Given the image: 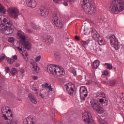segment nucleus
Instances as JSON below:
<instances>
[{"label":"nucleus","instance_id":"obj_1","mask_svg":"<svg viewBox=\"0 0 124 124\" xmlns=\"http://www.w3.org/2000/svg\"><path fill=\"white\" fill-rule=\"evenodd\" d=\"M111 13L119 14L124 10V0H113L109 8Z\"/></svg>","mask_w":124,"mask_h":124},{"label":"nucleus","instance_id":"obj_2","mask_svg":"<svg viewBox=\"0 0 124 124\" xmlns=\"http://www.w3.org/2000/svg\"><path fill=\"white\" fill-rule=\"evenodd\" d=\"M3 23L0 25V31L4 34L9 35L11 34L14 31V25L9 20L4 18Z\"/></svg>","mask_w":124,"mask_h":124},{"label":"nucleus","instance_id":"obj_3","mask_svg":"<svg viewBox=\"0 0 124 124\" xmlns=\"http://www.w3.org/2000/svg\"><path fill=\"white\" fill-rule=\"evenodd\" d=\"M81 6L87 14L92 15L96 12V8L93 1L90 0H81Z\"/></svg>","mask_w":124,"mask_h":124},{"label":"nucleus","instance_id":"obj_4","mask_svg":"<svg viewBox=\"0 0 124 124\" xmlns=\"http://www.w3.org/2000/svg\"><path fill=\"white\" fill-rule=\"evenodd\" d=\"M47 70L53 75H57L60 77L63 76L65 73L63 69L62 70V67H59L58 65L55 64L48 65L47 67Z\"/></svg>","mask_w":124,"mask_h":124},{"label":"nucleus","instance_id":"obj_5","mask_svg":"<svg viewBox=\"0 0 124 124\" xmlns=\"http://www.w3.org/2000/svg\"><path fill=\"white\" fill-rule=\"evenodd\" d=\"M24 48L27 50L31 49V44L28 41H24L22 42V43L19 44V46H17V49L21 53V52H23V49Z\"/></svg>","mask_w":124,"mask_h":124},{"label":"nucleus","instance_id":"obj_6","mask_svg":"<svg viewBox=\"0 0 124 124\" xmlns=\"http://www.w3.org/2000/svg\"><path fill=\"white\" fill-rule=\"evenodd\" d=\"M8 13L10 17L14 18V19H17L19 15H20V12L17 8H9Z\"/></svg>","mask_w":124,"mask_h":124},{"label":"nucleus","instance_id":"obj_7","mask_svg":"<svg viewBox=\"0 0 124 124\" xmlns=\"http://www.w3.org/2000/svg\"><path fill=\"white\" fill-rule=\"evenodd\" d=\"M52 18L53 21L56 27L59 28V29H62V28H63V23L62 22V21L59 19V17H58V14L57 13L53 14Z\"/></svg>","mask_w":124,"mask_h":124},{"label":"nucleus","instance_id":"obj_8","mask_svg":"<svg viewBox=\"0 0 124 124\" xmlns=\"http://www.w3.org/2000/svg\"><path fill=\"white\" fill-rule=\"evenodd\" d=\"M90 105L93 110H95V111H96L99 114H102L103 113V108L99 104L96 103L94 100L93 99L90 101Z\"/></svg>","mask_w":124,"mask_h":124},{"label":"nucleus","instance_id":"obj_9","mask_svg":"<svg viewBox=\"0 0 124 124\" xmlns=\"http://www.w3.org/2000/svg\"><path fill=\"white\" fill-rule=\"evenodd\" d=\"M110 43L115 50H119L120 49V45L119 44V42L118 41V39L116 38L115 35H111L109 36Z\"/></svg>","mask_w":124,"mask_h":124},{"label":"nucleus","instance_id":"obj_10","mask_svg":"<svg viewBox=\"0 0 124 124\" xmlns=\"http://www.w3.org/2000/svg\"><path fill=\"white\" fill-rule=\"evenodd\" d=\"M82 119L86 124H93V120L89 112H84L82 114Z\"/></svg>","mask_w":124,"mask_h":124},{"label":"nucleus","instance_id":"obj_11","mask_svg":"<svg viewBox=\"0 0 124 124\" xmlns=\"http://www.w3.org/2000/svg\"><path fill=\"white\" fill-rule=\"evenodd\" d=\"M80 97L82 101H85L86 100V97L88 96V90L86 88V87L82 86L80 88Z\"/></svg>","mask_w":124,"mask_h":124},{"label":"nucleus","instance_id":"obj_12","mask_svg":"<svg viewBox=\"0 0 124 124\" xmlns=\"http://www.w3.org/2000/svg\"><path fill=\"white\" fill-rule=\"evenodd\" d=\"M67 93L71 96H73L75 91V85L71 83H68L65 85Z\"/></svg>","mask_w":124,"mask_h":124},{"label":"nucleus","instance_id":"obj_13","mask_svg":"<svg viewBox=\"0 0 124 124\" xmlns=\"http://www.w3.org/2000/svg\"><path fill=\"white\" fill-rule=\"evenodd\" d=\"M40 13L43 17H47L49 15V10L47 8L41 7L39 9Z\"/></svg>","mask_w":124,"mask_h":124},{"label":"nucleus","instance_id":"obj_14","mask_svg":"<svg viewBox=\"0 0 124 124\" xmlns=\"http://www.w3.org/2000/svg\"><path fill=\"white\" fill-rule=\"evenodd\" d=\"M30 63L32 65V70L36 72V73H38V72H39V67H38L37 63L33 61V60L30 61Z\"/></svg>","mask_w":124,"mask_h":124},{"label":"nucleus","instance_id":"obj_15","mask_svg":"<svg viewBox=\"0 0 124 124\" xmlns=\"http://www.w3.org/2000/svg\"><path fill=\"white\" fill-rule=\"evenodd\" d=\"M44 41L46 43H47V44H52V43L54 42V39L50 36H46L44 39Z\"/></svg>","mask_w":124,"mask_h":124},{"label":"nucleus","instance_id":"obj_16","mask_svg":"<svg viewBox=\"0 0 124 124\" xmlns=\"http://www.w3.org/2000/svg\"><path fill=\"white\" fill-rule=\"evenodd\" d=\"M29 1L27 2V5L30 7H32L33 8H34L36 6V1H35V0H28Z\"/></svg>","mask_w":124,"mask_h":124},{"label":"nucleus","instance_id":"obj_17","mask_svg":"<svg viewBox=\"0 0 124 124\" xmlns=\"http://www.w3.org/2000/svg\"><path fill=\"white\" fill-rule=\"evenodd\" d=\"M28 97L32 103H34V104H37V100H36V98H35L31 93H30L28 95Z\"/></svg>","mask_w":124,"mask_h":124},{"label":"nucleus","instance_id":"obj_18","mask_svg":"<svg viewBox=\"0 0 124 124\" xmlns=\"http://www.w3.org/2000/svg\"><path fill=\"white\" fill-rule=\"evenodd\" d=\"M92 35L93 38H97L99 36V35L97 33V31L94 29V28H92Z\"/></svg>","mask_w":124,"mask_h":124},{"label":"nucleus","instance_id":"obj_19","mask_svg":"<svg viewBox=\"0 0 124 124\" xmlns=\"http://www.w3.org/2000/svg\"><path fill=\"white\" fill-rule=\"evenodd\" d=\"M7 108H8V107H4L2 108L1 109V112H2V114H7V113H8V112H11V110L9 109H7Z\"/></svg>","mask_w":124,"mask_h":124},{"label":"nucleus","instance_id":"obj_20","mask_svg":"<svg viewBox=\"0 0 124 124\" xmlns=\"http://www.w3.org/2000/svg\"><path fill=\"white\" fill-rule=\"evenodd\" d=\"M22 55L23 56L24 60L26 61V62H28L30 60V57L28 56V53L26 51H23L22 53Z\"/></svg>","mask_w":124,"mask_h":124},{"label":"nucleus","instance_id":"obj_21","mask_svg":"<svg viewBox=\"0 0 124 124\" xmlns=\"http://www.w3.org/2000/svg\"><path fill=\"white\" fill-rule=\"evenodd\" d=\"M105 84L106 85H109V86H115L116 85V80H109L108 82H105Z\"/></svg>","mask_w":124,"mask_h":124},{"label":"nucleus","instance_id":"obj_22","mask_svg":"<svg viewBox=\"0 0 124 124\" xmlns=\"http://www.w3.org/2000/svg\"><path fill=\"white\" fill-rule=\"evenodd\" d=\"M96 98H99V97H105V94L104 93L97 92L95 96Z\"/></svg>","mask_w":124,"mask_h":124},{"label":"nucleus","instance_id":"obj_23","mask_svg":"<svg viewBox=\"0 0 124 124\" xmlns=\"http://www.w3.org/2000/svg\"><path fill=\"white\" fill-rule=\"evenodd\" d=\"M81 45L84 48H87V46L89 45V43H90V40H88L87 41H81Z\"/></svg>","mask_w":124,"mask_h":124},{"label":"nucleus","instance_id":"obj_24","mask_svg":"<svg viewBox=\"0 0 124 124\" xmlns=\"http://www.w3.org/2000/svg\"><path fill=\"white\" fill-rule=\"evenodd\" d=\"M99 63H100V62H99V60H95V61L93 62V64L95 69H97L98 66H99Z\"/></svg>","mask_w":124,"mask_h":124},{"label":"nucleus","instance_id":"obj_25","mask_svg":"<svg viewBox=\"0 0 124 124\" xmlns=\"http://www.w3.org/2000/svg\"><path fill=\"white\" fill-rule=\"evenodd\" d=\"M107 66V69H109V70H111V69H113V65L111 64L110 63H106L105 64Z\"/></svg>","mask_w":124,"mask_h":124},{"label":"nucleus","instance_id":"obj_26","mask_svg":"<svg viewBox=\"0 0 124 124\" xmlns=\"http://www.w3.org/2000/svg\"><path fill=\"white\" fill-rule=\"evenodd\" d=\"M18 35L19 36L20 38L23 40V41H26V36L25 35H23L18 32Z\"/></svg>","mask_w":124,"mask_h":124},{"label":"nucleus","instance_id":"obj_27","mask_svg":"<svg viewBox=\"0 0 124 124\" xmlns=\"http://www.w3.org/2000/svg\"><path fill=\"white\" fill-rule=\"evenodd\" d=\"M18 71H17V69L15 68H13L11 69V73L12 74L13 76H14V75H16V74L17 73Z\"/></svg>","mask_w":124,"mask_h":124},{"label":"nucleus","instance_id":"obj_28","mask_svg":"<svg viewBox=\"0 0 124 124\" xmlns=\"http://www.w3.org/2000/svg\"><path fill=\"white\" fill-rule=\"evenodd\" d=\"M6 10L4 9V7L0 3V12L3 13L4 14H5Z\"/></svg>","mask_w":124,"mask_h":124},{"label":"nucleus","instance_id":"obj_29","mask_svg":"<svg viewBox=\"0 0 124 124\" xmlns=\"http://www.w3.org/2000/svg\"><path fill=\"white\" fill-rule=\"evenodd\" d=\"M98 43L99 45H100L101 46H102V45H105L106 44L105 41L102 39L98 41Z\"/></svg>","mask_w":124,"mask_h":124},{"label":"nucleus","instance_id":"obj_30","mask_svg":"<svg viewBox=\"0 0 124 124\" xmlns=\"http://www.w3.org/2000/svg\"><path fill=\"white\" fill-rule=\"evenodd\" d=\"M32 117L31 116H29L26 118L27 123H30L32 122Z\"/></svg>","mask_w":124,"mask_h":124},{"label":"nucleus","instance_id":"obj_31","mask_svg":"<svg viewBox=\"0 0 124 124\" xmlns=\"http://www.w3.org/2000/svg\"><path fill=\"white\" fill-rule=\"evenodd\" d=\"M54 57L56 60H60V58H61V55H60V53L56 52L54 53Z\"/></svg>","mask_w":124,"mask_h":124},{"label":"nucleus","instance_id":"obj_32","mask_svg":"<svg viewBox=\"0 0 124 124\" xmlns=\"http://www.w3.org/2000/svg\"><path fill=\"white\" fill-rule=\"evenodd\" d=\"M32 28L34 29V30H36L37 31V30H40V27L37 25H35V24H32Z\"/></svg>","mask_w":124,"mask_h":124},{"label":"nucleus","instance_id":"obj_33","mask_svg":"<svg viewBox=\"0 0 124 124\" xmlns=\"http://www.w3.org/2000/svg\"><path fill=\"white\" fill-rule=\"evenodd\" d=\"M4 59H5V55H4L3 54H1L0 56V62H2V61H3V60H4Z\"/></svg>","mask_w":124,"mask_h":124},{"label":"nucleus","instance_id":"obj_34","mask_svg":"<svg viewBox=\"0 0 124 124\" xmlns=\"http://www.w3.org/2000/svg\"><path fill=\"white\" fill-rule=\"evenodd\" d=\"M40 60H41V56H38L36 57L35 62H39L40 61Z\"/></svg>","mask_w":124,"mask_h":124},{"label":"nucleus","instance_id":"obj_35","mask_svg":"<svg viewBox=\"0 0 124 124\" xmlns=\"http://www.w3.org/2000/svg\"><path fill=\"white\" fill-rule=\"evenodd\" d=\"M15 39L14 37H11L9 38L8 41L11 43H12V42L14 41Z\"/></svg>","mask_w":124,"mask_h":124},{"label":"nucleus","instance_id":"obj_36","mask_svg":"<svg viewBox=\"0 0 124 124\" xmlns=\"http://www.w3.org/2000/svg\"><path fill=\"white\" fill-rule=\"evenodd\" d=\"M15 61L12 59H10L7 60V62L8 63L11 64L13 63Z\"/></svg>","mask_w":124,"mask_h":124},{"label":"nucleus","instance_id":"obj_37","mask_svg":"<svg viewBox=\"0 0 124 124\" xmlns=\"http://www.w3.org/2000/svg\"><path fill=\"white\" fill-rule=\"evenodd\" d=\"M109 72L107 70H105L103 73V75H105V76H107Z\"/></svg>","mask_w":124,"mask_h":124},{"label":"nucleus","instance_id":"obj_38","mask_svg":"<svg viewBox=\"0 0 124 124\" xmlns=\"http://www.w3.org/2000/svg\"><path fill=\"white\" fill-rule=\"evenodd\" d=\"M72 73H73V74H74V76H77V72H76V71L75 70V69H73L72 70Z\"/></svg>","mask_w":124,"mask_h":124},{"label":"nucleus","instance_id":"obj_39","mask_svg":"<svg viewBox=\"0 0 124 124\" xmlns=\"http://www.w3.org/2000/svg\"><path fill=\"white\" fill-rule=\"evenodd\" d=\"M2 118H3L5 121L8 120V117H7V116H6V114H3Z\"/></svg>","mask_w":124,"mask_h":124},{"label":"nucleus","instance_id":"obj_40","mask_svg":"<svg viewBox=\"0 0 124 124\" xmlns=\"http://www.w3.org/2000/svg\"><path fill=\"white\" fill-rule=\"evenodd\" d=\"M5 71L6 73H9V72H10V69H9V67H6L5 68Z\"/></svg>","mask_w":124,"mask_h":124},{"label":"nucleus","instance_id":"obj_41","mask_svg":"<svg viewBox=\"0 0 124 124\" xmlns=\"http://www.w3.org/2000/svg\"><path fill=\"white\" fill-rule=\"evenodd\" d=\"M12 58H13V60H15V61L17 60L18 59V57H17V55H16L13 56Z\"/></svg>","mask_w":124,"mask_h":124},{"label":"nucleus","instance_id":"obj_42","mask_svg":"<svg viewBox=\"0 0 124 124\" xmlns=\"http://www.w3.org/2000/svg\"><path fill=\"white\" fill-rule=\"evenodd\" d=\"M47 89H48V90H49V92H53V88H52V86H51V85L49 86Z\"/></svg>","mask_w":124,"mask_h":124},{"label":"nucleus","instance_id":"obj_43","mask_svg":"<svg viewBox=\"0 0 124 124\" xmlns=\"http://www.w3.org/2000/svg\"><path fill=\"white\" fill-rule=\"evenodd\" d=\"M32 90L34 91V92H37V91H38V89H37V88H36V87H32Z\"/></svg>","mask_w":124,"mask_h":124},{"label":"nucleus","instance_id":"obj_44","mask_svg":"<svg viewBox=\"0 0 124 124\" xmlns=\"http://www.w3.org/2000/svg\"><path fill=\"white\" fill-rule=\"evenodd\" d=\"M74 0H66V1L70 2V3H73V2H74Z\"/></svg>","mask_w":124,"mask_h":124},{"label":"nucleus","instance_id":"obj_45","mask_svg":"<svg viewBox=\"0 0 124 124\" xmlns=\"http://www.w3.org/2000/svg\"><path fill=\"white\" fill-rule=\"evenodd\" d=\"M54 2H55V3H60V1H61V0H53ZM62 1V0H61Z\"/></svg>","mask_w":124,"mask_h":124},{"label":"nucleus","instance_id":"obj_46","mask_svg":"<svg viewBox=\"0 0 124 124\" xmlns=\"http://www.w3.org/2000/svg\"><path fill=\"white\" fill-rule=\"evenodd\" d=\"M99 102H100V103H103V102H104V99L103 98L99 99Z\"/></svg>","mask_w":124,"mask_h":124},{"label":"nucleus","instance_id":"obj_47","mask_svg":"<svg viewBox=\"0 0 124 124\" xmlns=\"http://www.w3.org/2000/svg\"><path fill=\"white\" fill-rule=\"evenodd\" d=\"M10 124H17V122L15 121H12L10 123H9Z\"/></svg>","mask_w":124,"mask_h":124},{"label":"nucleus","instance_id":"obj_48","mask_svg":"<svg viewBox=\"0 0 124 124\" xmlns=\"http://www.w3.org/2000/svg\"><path fill=\"white\" fill-rule=\"evenodd\" d=\"M28 32H29V33H31L32 32H33V30L31 29H29L28 30Z\"/></svg>","mask_w":124,"mask_h":124},{"label":"nucleus","instance_id":"obj_49","mask_svg":"<svg viewBox=\"0 0 124 124\" xmlns=\"http://www.w3.org/2000/svg\"><path fill=\"white\" fill-rule=\"evenodd\" d=\"M20 72H21V73H25V70L21 68L20 69Z\"/></svg>","mask_w":124,"mask_h":124},{"label":"nucleus","instance_id":"obj_50","mask_svg":"<svg viewBox=\"0 0 124 124\" xmlns=\"http://www.w3.org/2000/svg\"><path fill=\"white\" fill-rule=\"evenodd\" d=\"M32 78L33 80H37V79H38V77H37V76H33Z\"/></svg>","mask_w":124,"mask_h":124},{"label":"nucleus","instance_id":"obj_51","mask_svg":"<svg viewBox=\"0 0 124 124\" xmlns=\"http://www.w3.org/2000/svg\"><path fill=\"white\" fill-rule=\"evenodd\" d=\"M75 38L76 40H80V37L78 36H76L75 37Z\"/></svg>","mask_w":124,"mask_h":124},{"label":"nucleus","instance_id":"obj_52","mask_svg":"<svg viewBox=\"0 0 124 124\" xmlns=\"http://www.w3.org/2000/svg\"><path fill=\"white\" fill-rule=\"evenodd\" d=\"M50 85H49V84H48V83H46V84H45V87H46V88H47H47H49V86Z\"/></svg>","mask_w":124,"mask_h":124},{"label":"nucleus","instance_id":"obj_53","mask_svg":"<svg viewBox=\"0 0 124 124\" xmlns=\"http://www.w3.org/2000/svg\"><path fill=\"white\" fill-rule=\"evenodd\" d=\"M63 4L65 5V6H67V5H68V3H67L66 2H64Z\"/></svg>","mask_w":124,"mask_h":124},{"label":"nucleus","instance_id":"obj_54","mask_svg":"<svg viewBox=\"0 0 124 124\" xmlns=\"http://www.w3.org/2000/svg\"><path fill=\"white\" fill-rule=\"evenodd\" d=\"M48 31H53V29H52V28H51V27H49L48 28Z\"/></svg>","mask_w":124,"mask_h":124},{"label":"nucleus","instance_id":"obj_55","mask_svg":"<svg viewBox=\"0 0 124 124\" xmlns=\"http://www.w3.org/2000/svg\"><path fill=\"white\" fill-rule=\"evenodd\" d=\"M40 96L42 97V98H44V96H43V94H40Z\"/></svg>","mask_w":124,"mask_h":124},{"label":"nucleus","instance_id":"obj_56","mask_svg":"<svg viewBox=\"0 0 124 124\" xmlns=\"http://www.w3.org/2000/svg\"><path fill=\"white\" fill-rule=\"evenodd\" d=\"M9 117H13V115H12V114H11L9 116Z\"/></svg>","mask_w":124,"mask_h":124},{"label":"nucleus","instance_id":"obj_57","mask_svg":"<svg viewBox=\"0 0 124 124\" xmlns=\"http://www.w3.org/2000/svg\"><path fill=\"white\" fill-rule=\"evenodd\" d=\"M17 67H18V66H20V64H18L17 65H16Z\"/></svg>","mask_w":124,"mask_h":124},{"label":"nucleus","instance_id":"obj_58","mask_svg":"<svg viewBox=\"0 0 124 124\" xmlns=\"http://www.w3.org/2000/svg\"><path fill=\"white\" fill-rule=\"evenodd\" d=\"M30 123H31L32 124H34V122H33V121L30 122Z\"/></svg>","mask_w":124,"mask_h":124},{"label":"nucleus","instance_id":"obj_59","mask_svg":"<svg viewBox=\"0 0 124 124\" xmlns=\"http://www.w3.org/2000/svg\"><path fill=\"white\" fill-rule=\"evenodd\" d=\"M0 19H1V17H0Z\"/></svg>","mask_w":124,"mask_h":124}]
</instances>
